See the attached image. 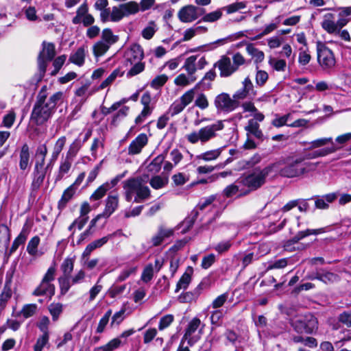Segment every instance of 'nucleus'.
Instances as JSON below:
<instances>
[{"label": "nucleus", "mask_w": 351, "mask_h": 351, "mask_svg": "<svg viewBox=\"0 0 351 351\" xmlns=\"http://www.w3.org/2000/svg\"><path fill=\"white\" fill-rule=\"evenodd\" d=\"M125 198L130 202L134 197L135 203H141L150 197V190L143 184L141 178H133L123 182Z\"/></svg>", "instance_id": "f257e3e1"}, {"label": "nucleus", "mask_w": 351, "mask_h": 351, "mask_svg": "<svg viewBox=\"0 0 351 351\" xmlns=\"http://www.w3.org/2000/svg\"><path fill=\"white\" fill-rule=\"evenodd\" d=\"M224 128L223 121L217 120L215 122L200 128L186 136V140L191 144L200 143L205 144L217 137L218 132Z\"/></svg>", "instance_id": "f03ea898"}, {"label": "nucleus", "mask_w": 351, "mask_h": 351, "mask_svg": "<svg viewBox=\"0 0 351 351\" xmlns=\"http://www.w3.org/2000/svg\"><path fill=\"white\" fill-rule=\"evenodd\" d=\"M45 90L46 86L41 88L31 114L32 121L37 125H41L47 122L55 112L46 102Z\"/></svg>", "instance_id": "7ed1b4c3"}, {"label": "nucleus", "mask_w": 351, "mask_h": 351, "mask_svg": "<svg viewBox=\"0 0 351 351\" xmlns=\"http://www.w3.org/2000/svg\"><path fill=\"white\" fill-rule=\"evenodd\" d=\"M279 163H274L263 169L256 168L245 178L237 180V182L247 186L251 191L260 188L265 182L267 176L273 171H279Z\"/></svg>", "instance_id": "20e7f679"}, {"label": "nucleus", "mask_w": 351, "mask_h": 351, "mask_svg": "<svg viewBox=\"0 0 351 351\" xmlns=\"http://www.w3.org/2000/svg\"><path fill=\"white\" fill-rule=\"evenodd\" d=\"M303 160L302 158L293 160L279 171L280 175L287 178H294L300 176L316 169L317 164L312 162L302 163Z\"/></svg>", "instance_id": "39448f33"}, {"label": "nucleus", "mask_w": 351, "mask_h": 351, "mask_svg": "<svg viewBox=\"0 0 351 351\" xmlns=\"http://www.w3.org/2000/svg\"><path fill=\"white\" fill-rule=\"evenodd\" d=\"M317 59L322 69L329 71L336 64L334 52L322 41L316 42Z\"/></svg>", "instance_id": "423d86ee"}, {"label": "nucleus", "mask_w": 351, "mask_h": 351, "mask_svg": "<svg viewBox=\"0 0 351 351\" xmlns=\"http://www.w3.org/2000/svg\"><path fill=\"white\" fill-rule=\"evenodd\" d=\"M324 232V228L306 229L300 231L291 239L289 240L285 244V249L287 251L292 252L294 250H303L307 247V245L298 243L299 241L303 238L311 234H319Z\"/></svg>", "instance_id": "0eeeda50"}, {"label": "nucleus", "mask_w": 351, "mask_h": 351, "mask_svg": "<svg viewBox=\"0 0 351 351\" xmlns=\"http://www.w3.org/2000/svg\"><path fill=\"white\" fill-rule=\"evenodd\" d=\"M328 143H331L332 146L330 147H327L321 150H318L315 152L312 156H310V158H314L317 157H323L325 156H327L328 154L335 153L337 150L340 149L341 148V146L335 145L332 141V138L328 137V138H321L316 140H314L310 143H308V149H313L316 148H319L321 147H323Z\"/></svg>", "instance_id": "6e6552de"}, {"label": "nucleus", "mask_w": 351, "mask_h": 351, "mask_svg": "<svg viewBox=\"0 0 351 351\" xmlns=\"http://www.w3.org/2000/svg\"><path fill=\"white\" fill-rule=\"evenodd\" d=\"M56 56L55 45L51 43H43V49L38 57V66L40 77L42 78L46 71L47 63Z\"/></svg>", "instance_id": "1a4fd4ad"}, {"label": "nucleus", "mask_w": 351, "mask_h": 351, "mask_svg": "<svg viewBox=\"0 0 351 351\" xmlns=\"http://www.w3.org/2000/svg\"><path fill=\"white\" fill-rule=\"evenodd\" d=\"M294 330L298 333H313L317 329V319L312 315L305 317H299L292 323Z\"/></svg>", "instance_id": "9d476101"}, {"label": "nucleus", "mask_w": 351, "mask_h": 351, "mask_svg": "<svg viewBox=\"0 0 351 351\" xmlns=\"http://www.w3.org/2000/svg\"><path fill=\"white\" fill-rule=\"evenodd\" d=\"M119 203V198L117 194L109 195L105 200V208L104 211L90 221L89 228L94 227L101 218L108 219L117 209Z\"/></svg>", "instance_id": "9b49d317"}, {"label": "nucleus", "mask_w": 351, "mask_h": 351, "mask_svg": "<svg viewBox=\"0 0 351 351\" xmlns=\"http://www.w3.org/2000/svg\"><path fill=\"white\" fill-rule=\"evenodd\" d=\"M205 14V10L193 5L182 7L178 13V19L183 23H191Z\"/></svg>", "instance_id": "f8f14e48"}, {"label": "nucleus", "mask_w": 351, "mask_h": 351, "mask_svg": "<svg viewBox=\"0 0 351 351\" xmlns=\"http://www.w3.org/2000/svg\"><path fill=\"white\" fill-rule=\"evenodd\" d=\"M206 58L203 56H191L185 60L183 69L189 75L195 76V73L197 69H203L207 64Z\"/></svg>", "instance_id": "ddd939ff"}, {"label": "nucleus", "mask_w": 351, "mask_h": 351, "mask_svg": "<svg viewBox=\"0 0 351 351\" xmlns=\"http://www.w3.org/2000/svg\"><path fill=\"white\" fill-rule=\"evenodd\" d=\"M215 106L219 110L229 112L239 106V102L228 94L221 93L215 97Z\"/></svg>", "instance_id": "4468645a"}, {"label": "nucleus", "mask_w": 351, "mask_h": 351, "mask_svg": "<svg viewBox=\"0 0 351 351\" xmlns=\"http://www.w3.org/2000/svg\"><path fill=\"white\" fill-rule=\"evenodd\" d=\"M242 88L236 91L233 95V98L237 102H239V100L251 98L256 94L254 88V85L249 77L244 79L242 82Z\"/></svg>", "instance_id": "2eb2a0df"}, {"label": "nucleus", "mask_w": 351, "mask_h": 351, "mask_svg": "<svg viewBox=\"0 0 351 351\" xmlns=\"http://www.w3.org/2000/svg\"><path fill=\"white\" fill-rule=\"evenodd\" d=\"M201 325V320L197 317H194L189 323L182 339L187 340L189 346H193L200 339V335H193V334Z\"/></svg>", "instance_id": "dca6fc26"}, {"label": "nucleus", "mask_w": 351, "mask_h": 351, "mask_svg": "<svg viewBox=\"0 0 351 351\" xmlns=\"http://www.w3.org/2000/svg\"><path fill=\"white\" fill-rule=\"evenodd\" d=\"M53 163H51V160L46 167L34 165V169L33 172L34 178L32 183V187L33 190L38 189L43 184L47 171L51 167Z\"/></svg>", "instance_id": "f3484780"}, {"label": "nucleus", "mask_w": 351, "mask_h": 351, "mask_svg": "<svg viewBox=\"0 0 351 351\" xmlns=\"http://www.w3.org/2000/svg\"><path fill=\"white\" fill-rule=\"evenodd\" d=\"M175 230L176 228H169L165 225L159 226L157 232L151 239L152 245L156 247L161 245L173 235Z\"/></svg>", "instance_id": "a211bd4d"}, {"label": "nucleus", "mask_w": 351, "mask_h": 351, "mask_svg": "<svg viewBox=\"0 0 351 351\" xmlns=\"http://www.w3.org/2000/svg\"><path fill=\"white\" fill-rule=\"evenodd\" d=\"M143 58V50L138 44L132 45L125 52V61L130 65H132L134 62L142 61Z\"/></svg>", "instance_id": "6ab92c4d"}, {"label": "nucleus", "mask_w": 351, "mask_h": 351, "mask_svg": "<svg viewBox=\"0 0 351 351\" xmlns=\"http://www.w3.org/2000/svg\"><path fill=\"white\" fill-rule=\"evenodd\" d=\"M117 233L118 232H114L112 234H108L107 236H105L99 239H96L90 243L84 250L82 253V257L84 258L88 257L93 250L104 245L110 239L114 237L117 234Z\"/></svg>", "instance_id": "aec40b11"}, {"label": "nucleus", "mask_w": 351, "mask_h": 351, "mask_svg": "<svg viewBox=\"0 0 351 351\" xmlns=\"http://www.w3.org/2000/svg\"><path fill=\"white\" fill-rule=\"evenodd\" d=\"M215 65L220 71L221 77H229L237 71L232 65L231 59L226 56H222Z\"/></svg>", "instance_id": "412c9836"}, {"label": "nucleus", "mask_w": 351, "mask_h": 351, "mask_svg": "<svg viewBox=\"0 0 351 351\" xmlns=\"http://www.w3.org/2000/svg\"><path fill=\"white\" fill-rule=\"evenodd\" d=\"M147 136L144 133L140 134L130 144L128 154L135 155L141 153L142 149L147 144Z\"/></svg>", "instance_id": "4be33fe9"}, {"label": "nucleus", "mask_w": 351, "mask_h": 351, "mask_svg": "<svg viewBox=\"0 0 351 351\" xmlns=\"http://www.w3.org/2000/svg\"><path fill=\"white\" fill-rule=\"evenodd\" d=\"M321 27L329 34L337 35L339 32L335 15L332 13H327L324 15Z\"/></svg>", "instance_id": "5701e85b"}, {"label": "nucleus", "mask_w": 351, "mask_h": 351, "mask_svg": "<svg viewBox=\"0 0 351 351\" xmlns=\"http://www.w3.org/2000/svg\"><path fill=\"white\" fill-rule=\"evenodd\" d=\"M30 164V149L27 143L22 145L19 152V166L21 170L25 171L29 169Z\"/></svg>", "instance_id": "b1692460"}, {"label": "nucleus", "mask_w": 351, "mask_h": 351, "mask_svg": "<svg viewBox=\"0 0 351 351\" xmlns=\"http://www.w3.org/2000/svg\"><path fill=\"white\" fill-rule=\"evenodd\" d=\"M55 293V287L54 285L50 282H45L42 280L40 285L37 287V288L34 291L33 294L34 295H49L52 296Z\"/></svg>", "instance_id": "393cba45"}, {"label": "nucleus", "mask_w": 351, "mask_h": 351, "mask_svg": "<svg viewBox=\"0 0 351 351\" xmlns=\"http://www.w3.org/2000/svg\"><path fill=\"white\" fill-rule=\"evenodd\" d=\"M339 18L336 21L338 31L346 26L350 21L348 18L351 15V7H344L339 8Z\"/></svg>", "instance_id": "a878e982"}, {"label": "nucleus", "mask_w": 351, "mask_h": 351, "mask_svg": "<svg viewBox=\"0 0 351 351\" xmlns=\"http://www.w3.org/2000/svg\"><path fill=\"white\" fill-rule=\"evenodd\" d=\"M66 143V138L64 136L60 137L55 143L51 156V163H54L58 159Z\"/></svg>", "instance_id": "bb28decb"}, {"label": "nucleus", "mask_w": 351, "mask_h": 351, "mask_svg": "<svg viewBox=\"0 0 351 351\" xmlns=\"http://www.w3.org/2000/svg\"><path fill=\"white\" fill-rule=\"evenodd\" d=\"M76 189H74L73 186H69L67 189H66L63 194L62 195L61 199L58 202V209L62 210L64 209L67 203L73 198L75 193H76Z\"/></svg>", "instance_id": "cd10ccee"}, {"label": "nucleus", "mask_w": 351, "mask_h": 351, "mask_svg": "<svg viewBox=\"0 0 351 351\" xmlns=\"http://www.w3.org/2000/svg\"><path fill=\"white\" fill-rule=\"evenodd\" d=\"M247 53L252 56L255 63H261L265 59V53L258 48L255 47L252 43H249L246 46Z\"/></svg>", "instance_id": "c85d7f7f"}, {"label": "nucleus", "mask_w": 351, "mask_h": 351, "mask_svg": "<svg viewBox=\"0 0 351 351\" xmlns=\"http://www.w3.org/2000/svg\"><path fill=\"white\" fill-rule=\"evenodd\" d=\"M245 130L247 132V136L252 135L258 139L263 138V132L259 129L258 123L254 119H250L248 121L247 125L245 127Z\"/></svg>", "instance_id": "c756f323"}, {"label": "nucleus", "mask_w": 351, "mask_h": 351, "mask_svg": "<svg viewBox=\"0 0 351 351\" xmlns=\"http://www.w3.org/2000/svg\"><path fill=\"white\" fill-rule=\"evenodd\" d=\"M193 269L188 268V269L183 274L176 285L175 291L178 292L180 289H186L191 281V275Z\"/></svg>", "instance_id": "7c9ffc66"}, {"label": "nucleus", "mask_w": 351, "mask_h": 351, "mask_svg": "<svg viewBox=\"0 0 351 351\" xmlns=\"http://www.w3.org/2000/svg\"><path fill=\"white\" fill-rule=\"evenodd\" d=\"M315 278L326 284L334 282L338 280V276L334 273L319 270L316 271Z\"/></svg>", "instance_id": "2f4dec72"}, {"label": "nucleus", "mask_w": 351, "mask_h": 351, "mask_svg": "<svg viewBox=\"0 0 351 351\" xmlns=\"http://www.w3.org/2000/svg\"><path fill=\"white\" fill-rule=\"evenodd\" d=\"M86 51L84 47L78 48L69 57V61L77 66H82L84 63Z\"/></svg>", "instance_id": "473e14b6"}, {"label": "nucleus", "mask_w": 351, "mask_h": 351, "mask_svg": "<svg viewBox=\"0 0 351 351\" xmlns=\"http://www.w3.org/2000/svg\"><path fill=\"white\" fill-rule=\"evenodd\" d=\"M73 160L69 158L66 156L62 158V160L60 164L58 174L57 176L56 180H61L63 176L69 172L70 170Z\"/></svg>", "instance_id": "72a5a7b5"}, {"label": "nucleus", "mask_w": 351, "mask_h": 351, "mask_svg": "<svg viewBox=\"0 0 351 351\" xmlns=\"http://www.w3.org/2000/svg\"><path fill=\"white\" fill-rule=\"evenodd\" d=\"M197 80L195 76L187 75L184 73L178 75L174 79V84L179 86H187Z\"/></svg>", "instance_id": "f704fd0d"}, {"label": "nucleus", "mask_w": 351, "mask_h": 351, "mask_svg": "<svg viewBox=\"0 0 351 351\" xmlns=\"http://www.w3.org/2000/svg\"><path fill=\"white\" fill-rule=\"evenodd\" d=\"M102 42H104L108 46L111 47L113 44L116 43L118 40V36L114 35L112 31L109 28L103 29L101 32V36L100 39Z\"/></svg>", "instance_id": "c9c22d12"}, {"label": "nucleus", "mask_w": 351, "mask_h": 351, "mask_svg": "<svg viewBox=\"0 0 351 351\" xmlns=\"http://www.w3.org/2000/svg\"><path fill=\"white\" fill-rule=\"evenodd\" d=\"M223 147H219L218 149L207 151L204 153H202L197 156V158L206 162L214 160L221 155Z\"/></svg>", "instance_id": "e433bc0d"}, {"label": "nucleus", "mask_w": 351, "mask_h": 351, "mask_svg": "<svg viewBox=\"0 0 351 351\" xmlns=\"http://www.w3.org/2000/svg\"><path fill=\"white\" fill-rule=\"evenodd\" d=\"M110 46L101 40L96 42L93 46V52L95 57L104 56L110 49Z\"/></svg>", "instance_id": "4c0bfd02"}, {"label": "nucleus", "mask_w": 351, "mask_h": 351, "mask_svg": "<svg viewBox=\"0 0 351 351\" xmlns=\"http://www.w3.org/2000/svg\"><path fill=\"white\" fill-rule=\"evenodd\" d=\"M165 159V154H160L156 156L152 162L148 165V171L153 173L159 172L161 169V165Z\"/></svg>", "instance_id": "58836bf2"}, {"label": "nucleus", "mask_w": 351, "mask_h": 351, "mask_svg": "<svg viewBox=\"0 0 351 351\" xmlns=\"http://www.w3.org/2000/svg\"><path fill=\"white\" fill-rule=\"evenodd\" d=\"M40 243V238L35 236L30 239L27 246V252L32 256H38L40 254L38 253V246Z\"/></svg>", "instance_id": "ea45409f"}, {"label": "nucleus", "mask_w": 351, "mask_h": 351, "mask_svg": "<svg viewBox=\"0 0 351 351\" xmlns=\"http://www.w3.org/2000/svg\"><path fill=\"white\" fill-rule=\"evenodd\" d=\"M82 147L81 142L79 138L75 139L73 143L69 145L68 151L66 154V157L74 160L77 156L79 150Z\"/></svg>", "instance_id": "a19ab883"}, {"label": "nucleus", "mask_w": 351, "mask_h": 351, "mask_svg": "<svg viewBox=\"0 0 351 351\" xmlns=\"http://www.w3.org/2000/svg\"><path fill=\"white\" fill-rule=\"evenodd\" d=\"M10 230L5 224L0 225V247H7L10 242Z\"/></svg>", "instance_id": "79ce46f5"}, {"label": "nucleus", "mask_w": 351, "mask_h": 351, "mask_svg": "<svg viewBox=\"0 0 351 351\" xmlns=\"http://www.w3.org/2000/svg\"><path fill=\"white\" fill-rule=\"evenodd\" d=\"M125 16L130 14H134L140 10L139 4L135 1H130L121 4Z\"/></svg>", "instance_id": "37998d69"}, {"label": "nucleus", "mask_w": 351, "mask_h": 351, "mask_svg": "<svg viewBox=\"0 0 351 351\" xmlns=\"http://www.w3.org/2000/svg\"><path fill=\"white\" fill-rule=\"evenodd\" d=\"M121 343L119 338H114L110 340L106 344L95 348L93 351H113L120 346Z\"/></svg>", "instance_id": "c03bdc74"}, {"label": "nucleus", "mask_w": 351, "mask_h": 351, "mask_svg": "<svg viewBox=\"0 0 351 351\" xmlns=\"http://www.w3.org/2000/svg\"><path fill=\"white\" fill-rule=\"evenodd\" d=\"M268 63L269 66L276 71L283 72L285 71L287 67V62L283 59L270 58Z\"/></svg>", "instance_id": "a18cd8bd"}, {"label": "nucleus", "mask_w": 351, "mask_h": 351, "mask_svg": "<svg viewBox=\"0 0 351 351\" xmlns=\"http://www.w3.org/2000/svg\"><path fill=\"white\" fill-rule=\"evenodd\" d=\"M311 60V56L310 54L308 47L304 49L302 47L299 49L298 55V63L301 66L307 65Z\"/></svg>", "instance_id": "49530a36"}, {"label": "nucleus", "mask_w": 351, "mask_h": 351, "mask_svg": "<svg viewBox=\"0 0 351 351\" xmlns=\"http://www.w3.org/2000/svg\"><path fill=\"white\" fill-rule=\"evenodd\" d=\"M64 93L62 91H58L53 94L49 98L47 101H46L51 108L55 111L56 106L58 104H61L64 101Z\"/></svg>", "instance_id": "de8ad7c7"}, {"label": "nucleus", "mask_w": 351, "mask_h": 351, "mask_svg": "<svg viewBox=\"0 0 351 351\" xmlns=\"http://www.w3.org/2000/svg\"><path fill=\"white\" fill-rule=\"evenodd\" d=\"M112 310L108 309L105 313L104 316L100 319V320L98 323L97 327L96 328L97 333H102L104 331L106 326L108 325V324L109 322V319H110V316L112 315Z\"/></svg>", "instance_id": "09e8293b"}, {"label": "nucleus", "mask_w": 351, "mask_h": 351, "mask_svg": "<svg viewBox=\"0 0 351 351\" xmlns=\"http://www.w3.org/2000/svg\"><path fill=\"white\" fill-rule=\"evenodd\" d=\"M168 180L160 176H156L151 178L149 184L154 189H160L167 184Z\"/></svg>", "instance_id": "8fccbe9b"}, {"label": "nucleus", "mask_w": 351, "mask_h": 351, "mask_svg": "<svg viewBox=\"0 0 351 351\" xmlns=\"http://www.w3.org/2000/svg\"><path fill=\"white\" fill-rule=\"evenodd\" d=\"M154 272V265L152 263L147 265L141 274V280L144 282H149L153 278Z\"/></svg>", "instance_id": "3c124183"}, {"label": "nucleus", "mask_w": 351, "mask_h": 351, "mask_svg": "<svg viewBox=\"0 0 351 351\" xmlns=\"http://www.w3.org/2000/svg\"><path fill=\"white\" fill-rule=\"evenodd\" d=\"M202 21L207 23H213L218 21L222 16V11L218 9L208 14H204Z\"/></svg>", "instance_id": "603ef678"}, {"label": "nucleus", "mask_w": 351, "mask_h": 351, "mask_svg": "<svg viewBox=\"0 0 351 351\" xmlns=\"http://www.w3.org/2000/svg\"><path fill=\"white\" fill-rule=\"evenodd\" d=\"M109 190L108 189V185L107 184H101L100 186H99L90 195V200L91 201H97L99 199H101L103 198L106 193Z\"/></svg>", "instance_id": "864d4df0"}, {"label": "nucleus", "mask_w": 351, "mask_h": 351, "mask_svg": "<svg viewBox=\"0 0 351 351\" xmlns=\"http://www.w3.org/2000/svg\"><path fill=\"white\" fill-rule=\"evenodd\" d=\"M137 271V267H126L123 269L117 278V282H123L129 278L131 275L135 274Z\"/></svg>", "instance_id": "5fc2aeb1"}, {"label": "nucleus", "mask_w": 351, "mask_h": 351, "mask_svg": "<svg viewBox=\"0 0 351 351\" xmlns=\"http://www.w3.org/2000/svg\"><path fill=\"white\" fill-rule=\"evenodd\" d=\"M74 260L72 258H66L61 265V269L64 276H69L73 270Z\"/></svg>", "instance_id": "6e6d98bb"}, {"label": "nucleus", "mask_w": 351, "mask_h": 351, "mask_svg": "<svg viewBox=\"0 0 351 351\" xmlns=\"http://www.w3.org/2000/svg\"><path fill=\"white\" fill-rule=\"evenodd\" d=\"M49 334H42L36 340L34 346V351H42L43 348L48 343Z\"/></svg>", "instance_id": "4d7b16f0"}, {"label": "nucleus", "mask_w": 351, "mask_h": 351, "mask_svg": "<svg viewBox=\"0 0 351 351\" xmlns=\"http://www.w3.org/2000/svg\"><path fill=\"white\" fill-rule=\"evenodd\" d=\"M60 291L62 294H65L69 290L72 282L71 278L69 276H63L58 279Z\"/></svg>", "instance_id": "13d9d810"}, {"label": "nucleus", "mask_w": 351, "mask_h": 351, "mask_svg": "<svg viewBox=\"0 0 351 351\" xmlns=\"http://www.w3.org/2000/svg\"><path fill=\"white\" fill-rule=\"evenodd\" d=\"M49 311L53 320L56 321L62 312V304L60 303H52L49 306Z\"/></svg>", "instance_id": "bf43d9fd"}, {"label": "nucleus", "mask_w": 351, "mask_h": 351, "mask_svg": "<svg viewBox=\"0 0 351 351\" xmlns=\"http://www.w3.org/2000/svg\"><path fill=\"white\" fill-rule=\"evenodd\" d=\"M132 65V67L127 73V76L128 77L136 75L143 72L145 69V63L142 61L134 62Z\"/></svg>", "instance_id": "052dcab7"}, {"label": "nucleus", "mask_w": 351, "mask_h": 351, "mask_svg": "<svg viewBox=\"0 0 351 351\" xmlns=\"http://www.w3.org/2000/svg\"><path fill=\"white\" fill-rule=\"evenodd\" d=\"M168 80V76L165 74H162L155 77L151 82V86L153 88L158 89L162 86Z\"/></svg>", "instance_id": "680f3d73"}, {"label": "nucleus", "mask_w": 351, "mask_h": 351, "mask_svg": "<svg viewBox=\"0 0 351 351\" xmlns=\"http://www.w3.org/2000/svg\"><path fill=\"white\" fill-rule=\"evenodd\" d=\"M37 311V306L34 304L25 305L21 311V314L25 317L28 318L33 316Z\"/></svg>", "instance_id": "e2e57ef3"}, {"label": "nucleus", "mask_w": 351, "mask_h": 351, "mask_svg": "<svg viewBox=\"0 0 351 351\" xmlns=\"http://www.w3.org/2000/svg\"><path fill=\"white\" fill-rule=\"evenodd\" d=\"M123 16H125V15L121 5L119 7L114 6L112 8L110 14V21L114 22L119 21L123 19Z\"/></svg>", "instance_id": "0e129e2a"}, {"label": "nucleus", "mask_w": 351, "mask_h": 351, "mask_svg": "<svg viewBox=\"0 0 351 351\" xmlns=\"http://www.w3.org/2000/svg\"><path fill=\"white\" fill-rule=\"evenodd\" d=\"M174 320L173 315L168 314L162 317L158 324V329L162 330L165 328L169 327Z\"/></svg>", "instance_id": "69168bd1"}, {"label": "nucleus", "mask_w": 351, "mask_h": 351, "mask_svg": "<svg viewBox=\"0 0 351 351\" xmlns=\"http://www.w3.org/2000/svg\"><path fill=\"white\" fill-rule=\"evenodd\" d=\"M186 106L180 100H176L169 108V112H171V116H174L176 114L181 112Z\"/></svg>", "instance_id": "338daca9"}, {"label": "nucleus", "mask_w": 351, "mask_h": 351, "mask_svg": "<svg viewBox=\"0 0 351 351\" xmlns=\"http://www.w3.org/2000/svg\"><path fill=\"white\" fill-rule=\"evenodd\" d=\"M156 31V26L154 22H151L149 25L144 28L142 31V36L147 40L151 39Z\"/></svg>", "instance_id": "774afa93"}]
</instances>
